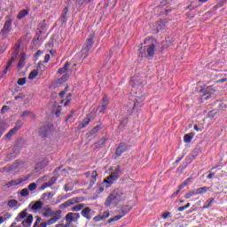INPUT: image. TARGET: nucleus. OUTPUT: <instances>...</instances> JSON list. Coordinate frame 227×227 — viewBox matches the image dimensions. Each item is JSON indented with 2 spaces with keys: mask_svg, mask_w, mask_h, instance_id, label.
I'll list each match as a JSON object with an SVG mask.
<instances>
[{
  "mask_svg": "<svg viewBox=\"0 0 227 227\" xmlns=\"http://www.w3.org/2000/svg\"><path fill=\"white\" fill-rule=\"evenodd\" d=\"M121 200V192L118 191L112 192L105 201L106 207H117Z\"/></svg>",
  "mask_w": 227,
  "mask_h": 227,
  "instance_id": "obj_1",
  "label": "nucleus"
},
{
  "mask_svg": "<svg viewBox=\"0 0 227 227\" xmlns=\"http://www.w3.org/2000/svg\"><path fill=\"white\" fill-rule=\"evenodd\" d=\"M144 43L147 45L146 52L142 53L141 56H149L150 58L153 57L155 54V47H157V41L153 39H146L144 41Z\"/></svg>",
  "mask_w": 227,
  "mask_h": 227,
  "instance_id": "obj_2",
  "label": "nucleus"
},
{
  "mask_svg": "<svg viewBox=\"0 0 227 227\" xmlns=\"http://www.w3.org/2000/svg\"><path fill=\"white\" fill-rule=\"evenodd\" d=\"M137 91H138V95H137ZM143 91V85L141 84V82H133V88H132V92L135 93V100L136 102H143V100H145V97H143V95H141Z\"/></svg>",
  "mask_w": 227,
  "mask_h": 227,
  "instance_id": "obj_3",
  "label": "nucleus"
},
{
  "mask_svg": "<svg viewBox=\"0 0 227 227\" xmlns=\"http://www.w3.org/2000/svg\"><path fill=\"white\" fill-rule=\"evenodd\" d=\"M94 38H95V33H91L89 35L86 43H84L83 48L82 50V53L83 54L84 58H86L88 56V53L91 50V47H93Z\"/></svg>",
  "mask_w": 227,
  "mask_h": 227,
  "instance_id": "obj_4",
  "label": "nucleus"
},
{
  "mask_svg": "<svg viewBox=\"0 0 227 227\" xmlns=\"http://www.w3.org/2000/svg\"><path fill=\"white\" fill-rule=\"evenodd\" d=\"M217 91V89L214 86H208L202 90L201 98L202 100H208L209 98H214V93Z\"/></svg>",
  "mask_w": 227,
  "mask_h": 227,
  "instance_id": "obj_5",
  "label": "nucleus"
},
{
  "mask_svg": "<svg viewBox=\"0 0 227 227\" xmlns=\"http://www.w3.org/2000/svg\"><path fill=\"white\" fill-rule=\"evenodd\" d=\"M120 167H117L114 171L105 180L106 184H113L114 180L120 178Z\"/></svg>",
  "mask_w": 227,
  "mask_h": 227,
  "instance_id": "obj_6",
  "label": "nucleus"
},
{
  "mask_svg": "<svg viewBox=\"0 0 227 227\" xmlns=\"http://www.w3.org/2000/svg\"><path fill=\"white\" fill-rule=\"evenodd\" d=\"M27 180H29V176H27L25 177H21L20 179H13V180H11L9 183H7L5 184V186L7 188H10V187H15L17 185H20V184H22L23 182H26Z\"/></svg>",
  "mask_w": 227,
  "mask_h": 227,
  "instance_id": "obj_7",
  "label": "nucleus"
},
{
  "mask_svg": "<svg viewBox=\"0 0 227 227\" xmlns=\"http://www.w3.org/2000/svg\"><path fill=\"white\" fill-rule=\"evenodd\" d=\"M29 207L35 212V214H40V212H42V208L43 207V202L41 200L33 201L30 203Z\"/></svg>",
  "mask_w": 227,
  "mask_h": 227,
  "instance_id": "obj_8",
  "label": "nucleus"
},
{
  "mask_svg": "<svg viewBox=\"0 0 227 227\" xmlns=\"http://www.w3.org/2000/svg\"><path fill=\"white\" fill-rule=\"evenodd\" d=\"M81 217L79 213H68L66 215L67 223L70 225L71 223H75Z\"/></svg>",
  "mask_w": 227,
  "mask_h": 227,
  "instance_id": "obj_9",
  "label": "nucleus"
},
{
  "mask_svg": "<svg viewBox=\"0 0 227 227\" xmlns=\"http://www.w3.org/2000/svg\"><path fill=\"white\" fill-rule=\"evenodd\" d=\"M81 201H82V199L81 198H73L71 200H67L63 204H61V207H64V208H67V207L75 205V203H81Z\"/></svg>",
  "mask_w": 227,
  "mask_h": 227,
  "instance_id": "obj_10",
  "label": "nucleus"
},
{
  "mask_svg": "<svg viewBox=\"0 0 227 227\" xmlns=\"http://www.w3.org/2000/svg\"><path fill=\"white\" fill-rule=\"evenodd\" d=\"M19 54V48L13 52L12 59L8 61L7 66L4 71V74H7L8 68L12 67V65L14 63L15 59H17V55Z\"/></svg>",
  "mask_w": 227,
  "mask_h": 227,
  "instance_id": "obj_11",
  "label": "nucleus"
},
{
  "mask_svg": "<svg viewBox=\"0 0 227 227\" xmlns=\"http://www.w3.org/2000/svg\"><path fill=\"white\" fill-rule=\"evenodd\" d=\"M51 219L47 220L46 223V226H51L52 224H56V223H58V221H59V219H61V215H58L57 213H55L53 215L50 216Z\"/></svg>",
  "mask_w": 227,
  "mask_h": 227,
  "instance_id": "obj_12",
  "label": "nucleus"
},
{
  "mask_svg": "<svg viewBox=\"0 0 227 227\" xmlns=\"http://www.w3.org/2000/svg\"><path fill=\"white\" fill-rule=\"evenodd\" d=\"M12 20H7L4 25V27L2 29V34L3 35H8L10 31H12Z\"/></svg>",
  "mask_w": 227,
  "mask_h": 227,
  "instance_id": "obj_13",
  "label": "nucleus"
},
{
  "mask_svg": "<svg viewBox=\"0 0 227 227\" xmlns=\"http://www.w3.org/2000/svg\"><path fill=\"white\" fill-rule=\"evenodd\" d=\"M43 217H51V215H54L56 212L52 211V209L49 207H45L43 208Z\"/></svg>",
  "mask_w": 227,
  "mask_h": 227,
  "instance_id": "obj_14",
  "label": "nucleus"
},
{
  "mask_svg": "<svg viewBox=\"0 0 227 227\" xmlns=\"http://www.w3.org/2000/svg\"><path fill=\"white\" fill-rule=\"evenodd\" d=\"M128 150H129V146L127 145L121 144L115 152V155L120 157L121 153H123V152H127Z\"/></svg>",
  "mask_w": 227,
  "mask_h": 227,
  "instance_id": "obj_15",
  "label": "nucleus"
},
{
  "mask_svg": "<svg viewBox=\"0 0 227 227\" xmlns=\"http://www.w3.org/2000/svg\"><path fill=\"white\" fill-rule=\"evenodd\" d=\"M108 105H109V98H104L101 102V106H99L98 107L99 113H104V111H106V107H107Z\"/></svg>",
  "mask_w": 227,
  "mask_h": 227,
  "instance_id": "obj_16",
  "label": "nucleus"
},
{
  "mask_svg": "<svg viewBox=\"0 0 227 227\" xmlns=\"http://www.w3.org/2000/svg\"><path fill=\"white\" fill-rule=\"evenodd\" d=\"M32 223H33V215H28L27 219L21 223L23 227H30Z\"/></svg>",
  "mask_w": 227,
  "mask_h": 227,
  "instance_id": "obj_17",
  "label": "nucleus"
},
{
  "mask_svg": "<svg viewBox=\"0 0 227 227\" xmlns=\"http://www.w3.org/2000/svg\"><path fill=\"white\" fill-rule=\"evenodd\" d=\"M90 214H91V208H90V207H85L82 211V215L83 217H85V219H88V220L91 219Z\"/></svg>",
  "mask_w": 227,
  "mask_h": 227,
  "instance_id": "obj_18",
  "label": "nucleus"
},
{
  "mask_svg": "<svg viewBox=\"0 0 227 227\" xmlns=\"http://www.w3.org/2000/svg\"><path fill=\"white\" fill-rule=\"evenodd\" d=\"M164 27H165L164 21H160L159 23L156 24V26H154L153 31L154 33H159L160 31H162Z\"/></svg>",
  "mask_w": 227,
  "mask_h": 227,
  "instance_id": "obj_19",
  "label": "nucleus"
},
{
  "mask_svg": "<svg viewBox=\"0 0 227 227\" xmlns=\"http://www.w3.org/2000/svg\"><path fill=\"white\" fill-rule=\"evenodd\" d=\"M27 212L26 210H23L15 218V221L17 223H20V221H22V219H25V217H27Z\"/></svg>",
  "mask_w": 227,
  "mask_h": 227,
  "instance_id": "obj_20",
  "label": "nucleus"
},
{
  "mask_svg": "<svg viewBox=\"0 0 227 227\" xmlns=\"http://www.w3.org/2000/svg\"><path fill=\"white\" fill-rule=\"evenodd\" d=\"M28 13L29 11L24 9L18 13L17 19H19V20H22V19H24Z\"/></svg>",
  "mask_w": 227,
  "mask_h": 227,
  "instance_id": "obj_21",
  "label": "nucleus"
},
{
  "mask_svg": "<svg viewBox=\"0 0 227 227\" xmlns=\"http://www.w3.org/2000/svg\"><path fill=\"white\" fill-rule=\"evenodd\" d=\"M6 129H8V125L6 124V122H4V121L0 120V137L1 136H3V132H4Z\"/></svg>",
  "mask_w": 227,
  "mask_h": 227,
  "instance_id": "obj_22",
  "label": "nucleus"
},
{
  "mask_svg": "<svg viewBox=\"0 0 227 227\" xmlns=\"http://www.w3.org/2000/svg\"><path fill=\"white\" fill-rule=\"evenodd\" d=\"M40 221H42V218H37L34 224V227H47V223Z\"/></svg>",
  "mask_w": 227,
  "mask_h": 227,
  "instance_id": "obj_23",
  "label": "nucleus"
},
{
  "mask_svg": "<svg viewBox=\"0 0 227 227\" xmlns=\"http://www.w3.org/2000/svg\"><path fill=\"white\" fill-rule=\"evenodd\" d=\"M195 191L197 192V195L198 194H205V192H208V187L204 186V187L197 188Z\"/></svg>",
  "mask_w": 227,
  "mask_h": 227,
  "instance_id": "obj_24",
  "label": "nucleus"
},
{
  "mask_svg": "<svg viewBox=\"0 0 227 227\" xmlns=\"http://www.w3.org/2000/svg\"><path fill=\"white\" fill-rule=\"evenodd\" d=\"M192 196H198L196 190L188 192L184 195V198H185V200H189V198H192Z\"/></svg>",
  "mask_w": 227,
  "mask_h": 227,
  "instance_id": "obj_25",
  "label": "nucleus"
},
{
  "mask_svg": "<svg viewBox=\"0 0 227 227\" xmlns=\"http://www.w3.org/2000/svg\"><path fill=\"white\" fill-rule=\"evenodd\" d=\"M84 208V204H78L71 208L72 212H79Z\"/></svg>",
  "mask_w": 227,
  "mask_h": 227,
  "instance_id": "obj_26",
  "label": "nucleus"
},
{
  "mask_svg": "<svg viewBox=\"0 0 227 227\" xmlns=\"http://www.w3.org/2000/svg\"><path fill=\"white\" fill-rule=\"evenodd\" d=\"M29 116H35V114H33V112L26 110L24 111L21 114H20V118H27Z\"/></svg>",
  "mask_w": 227,
  "mask_h": 227,
  "instance_id": "obj_27",
  "label": "nucleus"
},
{
  "mask_svg": "<svg viewBox=\"0 0 227 227\" xmlns=\"http://www.w3.org/2000/svg\"><path fill=\"white\" fill-rule=\"evenodd\" d=\"M25 61H26V55L22 54L18 63V68H22L24 67Z\"/></svg>",
  "mask_w": 227,
  "mask_h": 227,
  "instance_id": "obj_28",
  "label": "nucleus"
},
{
  "mask_svg": "<svg viewBox=\"0 0 227 227\" xmlns=\"http://www.w3.org/2000/svg\"><path fill=\"white\" fill-rule=\"evenodd\" d=\"M69 67L70 63L67 62L63 68L59 69L58 74H65V72H68Z\"/></svg>",
  "mask_w": 227,
  "mask_h": 227,
  "instance_id": "obj_29",
  "label": "nucleus"
},
{
  "mask_svg": "<svg viewBox=\"0 0 227 227\" xmlns=\"http://www.w3.org/2000/svg\"><path fill=\"white\" fill-rule=\"evenodd\" d=\"M17 134V131L12 128L6 135L5 137L6 139H11V137H13Z\"/></svg>",
  "mask_w": 227,
  "mask_h": 227,
  "instance_id": "obj_30",
  "label": "nucleus"
},
{
  "mask_svg": "<svg viewBox=\"0 0 227 227\" xmlns=\"http://www.w3.org/2000/svg\"><path fill=\"white\" fill-rule=\"evenodd\" d=\"M125 215H115L112 218H110L108 220V223H114V221H120V219H121V217H123Z\"/></svg>",
  "mask_w": 227,
  "mask_h": 227,
  "instance_id": "obj_31",
  "label": "nucleus"
},
{
  "mask_svg": "<svg viewBox=\"0 0 227 227\" xmlns=\"http://www.w3.org/2000/svg\"><path fill=\"white\" fill-rule=\"evenodd\" d=\"M19 204V201L15 200H11L8 201V207H10V208H13L15 207L16 205Z\"/></svg>",
  "mask_w": 227,
  "mask_h": 227,
  "instance_id": "obj_32",
  "label": "nucleus"
},
{
  "mask_svg": "<svg viewBox=\"0 0 227 227\" xmlns=\"http://www.w3.org/2000/svg\"><path fill=\"white\" fill-rule=\"evenodd\" d=\"M38 75V72L37 71H32L29 74H28V79L30 81H33V79H35V77Z\"/></svg>",
  "mask_w": 227,
  "mask_h": 227,
  "instance_id": "obj_33",
  "label": "nucleus"
},
{
  "mask_svg": "<svg viewBox=\"0 0 227 227\" xmlns=\"http://www.w3.org/2000/svg\"><path fill=\"white\" fill-rule=\"evenodd\" d=\"M20 196H22V198H26V196H29V190L27 188L22 189L20 191Z\"/></svg>",
  "mask_w": 227,
  "mask_h": 227,
  "instance_id": "obj_34",
  "label": "nucleus"
},
{
  "mask_svg": "<svg viewBox=\"0 0 227 227\" xmlns=\"http://www.w3.org/2000/svg\"><path fill=\"white\" fill-rule=\"evenodd\" d=\"M23 123H22V121H18L16 122V125L14 126L13 129L18 132L19 129L22 127Z\"/></svg>",
  "mask_w": 227,
  "mask_h": 227,
  "instance_id": "obj_35",
  "label": "nucleus"
},
{
  "mask_svg": "<svg viewBox=\"0 0 227 227\" xmlns=\"http://www.w3.org/2000/svg\"><path fill=\"white\" fill-rule=\"evenodd\" d=\"M90 117L83 119L80 129H84V127H86V125H88V123H90Z\"/></svg>",
  "mask_w": 227,
  "mask_h": 227,
  "instance_id": "obj_36",
  "label": "nucleus"
},
{
  "mask_svg": "<svg viewBox=\"0 0 227 227\" xmlns=\"http://www.w3.org/2000/svg\"><path fill=\"white\" fill-rule=\"evenodd\" d=\"M201 152V147H196L194 150H193V153H192V157L193 159L195 157H198V154L200 153Z\"/></svg>",
  "mask_w": 227,
  "mask_h": 227,
  "instance_id": "obj_37",
  "label": "nucleus"
},
{
  "mask_svg": "<svg viewBox=\"0 0 227 227\" xmlns=\"http://www.w3.org/2000/svg\"><path fill=\"white\" fill-rule=\"evenodd\" d=\"M97 176H98V175L97 174V171H93L92 176H91V181H90L91 185H93V184H95V182L97 180Z\"/></svg>",
  "mask_w": 227,
  "mask_h": 227,
  "instance_id": "obj_38",
  "label": "nucleus"
},
{
  "mask_svg": "<svg viewBox=\"0 0 227 227\" xmlns=\"http://www.w3.org/2000/svg\"><path fill=\"white\" fill-rule=\"evenodd\" d=\"M68 79V74H64L61 78L59 79L58 83L62 84V82H65Z\"/></svg>",
  "mask_w": 227,
  "mask_h": 227,
  "instance_id": "obj_39",
  "label": "nucleus"
},
{
  "mask_svg": "<svg viewBox=\"0 0 227 227\" xmlns=\"http://www.w3.org/2000/svg\"><path fill=\"white\" fill-rule=\"evenodd\" d=\"M184 143H191L192 141V137L191 135H184Z\"/></svg>",
  "mask_w": 227,
  "mask_h": 227,
  "instance_id": "obj_40",
  "label": "nucleus"
},
{
  "mask_svg": "<svg viewBox=\"0 0 227 227\" xmlns=\"http://www.w3.org/2000/svg\"><path fill=\"white\" fill-rule=\"evenodd\" d=\"M136 107V103L131 102L129 105H128V111L129 113H132V110Z\"/></svg>",
  "mask_w": 227,
  "mask_h": 227,
  "instance_id": "obj_41",
  "label": "nucleus"
},
{
  "mask_svg": "<svg viewBox=\"0 0 227 227\" xmlns=\"http://www.w3.org/2000/svg\"><path fill=\"white\" fill-rule=\"evenodd\" d=\"M212 203H214V199H210L208 202H206L203 208H210V207H212Z\"/></svg>",
  "mask_w": 227,
  "mask_h": 227,
  "instance_id": "obj_42",
  "label": "nucleus"
},
{
  "mask_svg": "<svg viewBox=\"0 0 227 227\" xmlns=\"http://www.w3.org/2000/svg\"><path fill=\"white\" fill-rule=\"evenodd\" d=\"M36 187H38V185H36V183H32L28 184L29 191H36Z\"/></svg>",
  "mask_w": 227,
  "mask_h": 227,
  "instance_id": "obj_43",
  "label": "nucleus"
},
{
  "mask_svg": "<svg viewBox=\"0 0 227 227\" xmlns=\"http://www.w3.org/2000/svg\"><path fill=\"white\" fill-rule=\"evenodd\" d=\"M93 221H94L95 223H100V221H104V218H103L102 215H98V216H95V217L93 218Z\"/></svg>",
  "mask_w": 227,
  "mask_h": 227,
  "instance_id": "obj_44",
  "label": "nucleus"
},
{
  "mask_svg": "<svg viewBox=\"0 0 227 227\" xmlns=\"http://www.w3.org/2000/svg\"><path fill=\"white\" fill-rule=\"evenodd\" d=\"M18 84L19 86H24V84H26V78H20L18 80Z\"/></svg>",
  "mask_w": 227,
  "mask_h": 227,
  "instance_id": "obj_45",
  "label": "nucleus"
},
{
  "mask_svg": "<svg viewBox=\"0 0 227 227\" xmlns=\"http://www.w3.org/2000/svg\"><path fill=\"white\" fill-rule=\"evenodd\" d=\"M217 114V112L215 110L210 111L207 114V116L209 118H214V116H215V114Z\"/></svg>",
  "mask_w": 227,
  "mask_h": 227,
  "instance_id": "obj_46",
  "label": "nucleus"
},
{
  "mask_svg": "<svg viewBox=\"0 0 227 227\" xmlns=\"http://www.w3.org/2000/svg\"><path fill=\"white\" fill-rule=\"evenodd\" d=\"M50 59H51V55L50 54H46L44 56V60L43 61V63H49Z\"/></svg>",
  "mask_w": 227,
  "mask_h": 227,
  "instance_id": "obj_47",
  "label": "nucleus"
},
{
  "mask_svg": "<svg viewBox=\"0 0 227 227\" xmlns=\"http://www.w3.org/2000/svg\"><path fill=\"white\" fill-rule=\"evenodd\" d=\"M109 215H110L109 211H105V212L103 213V215H101V216L103 217V219H107V217H109Z\"/></svg>",
  "mask_w": 227,
  "mask_h": 227,
  "instance_id": "obj_48",
  "label": "nucleus"
},
{
  "mask_svg": "<svg viewBox=\"0 0 227 227\" xmlns=\"http://www.w3.org/2000/svg\"><path fill=\"white\" fill-rule=\"evenodd\" d=\"M90 3V0H77V3L79 4V6H82L84 4V3Z\"/></svg>",
  "mask_w": 227,
  "mask_h": 227,
  "instance_id": "obj_49",
  "label": "nucleus"
},
{
  "mask_svg": "<svg viewBox=\"0 0 227 227\" xmlns=\"http://www.w3.org/2000/svg\"><path fill=\"white\" fill-rule=\"evenodd\" d=\"M55 114L56 116H59V114H61V106H58Z\"/></svg>",
  "mask_w": 227,
  "mask_h": 227,
  "instance_id": "obj_50",
  "label": "nucleus"
},
{
  "mask_svg": "<svg viewBox=\"0 0 227 227\" xmlns=\"http://www.w3.org/2000/svg\"><path fill=\"white\" fill-rule=\"evenodd\" d=\"M10 110V106H4L2 107V113H6V111H9Z\"/></svg>",
  "mask_w": 227,
  "mask_h": 227,
  "instance_id": "obj_51",
  "label": "nucleus"
},
{
  "mask_svg": "<svg viewBox=\"0 0 227 227\" xmlns=\"http://www.w3.org/2000/svg\"><path fill=\"white\" fill-rule=\"evenodd\" d=\"M67 12H68L67 8L65 9V13L61 16V20H65V19H67Z\"/></svg>",
  "mask_w": 227,
  "mask_h": 227,
  "instance_id": "obj_52",
  "label": "nucleus"
},
{
  "mask_svg": "<svg viewBox=\"0 0 227 227\" xmlns=\"http://www.w3.org/2000/svg\"><path fill=\"white\" fill-rule=\"evenodd\" d=\"M51 185H54V182L45 183L43 189H46V187H51Z\"/></svg>",
  "mask_w": 227,
  "mask_h": 227,
  "instance_id": "obj_53",
  "label": "nucleus"
},
{
  "mask_svg": "<svg viewBox=\"0 0 227 227\" xmlns=\"http://www.w3.org/2000/svg\"><path fill=\"white\" fill-rule=\"evenodd\" d=\"M179 193H180V190H177L176 192H175L171 195V198H176Z\"/></svg>",
  "mask_w": 227,
  "mask_h": 227,
  "instance_id": "obj_54",
  "label": "nucleus"
},
{
  "mask_svg": "<svg viewBox=\"0 0 227 227\" xmlns=\"http://www.w3.org/2000/svg\"><path fill=\"white\" fill-rule=\"evenodd\" d=\"M169 215H170V213H169V212L164 213V214L162 215V218H163V219H168V217H169Z\"/></svg>",
  "mask_w": 227,
  "mask_h": 227,
  "instance_id": "obj_55",
  "label": "nucleus"
},
{
  "mask_svg": "<svg viewBox=\"0 0 227 227\" xmlns=\"http://www.w3.org/2000/svg\"><path fill=\"white\" fill-rule=\"evenodd\" d=\"M56 227H70L69 223H66V224H57Z\"/></svg>",
  "mask_w": 227,
  "mask_h": 227,
  "instance_id": "obj_56",
  "label": "nucleus"
},
{
  "mask_svg": "<svg viewBox=\"0 0 227 227\" xmlns=\"http://www.w3.org/2000/svg\"><path fill=\"white\" fill-rule=\"evenodd\" d=\"M190 182H191V177L187 178L183 184H184V185H188Z\"/></svg>",
  "mask_w": 227,
  "mask_h": 227,
  "instance_id": "obj_57",
  "label": "nucleus"
},
{
  "mask_svg": "<svg viewBox=\"0 0 227 227\" xmlns=\"http://www.w3.org/2000/svg\"><path fill=\"white\" fill-rule=\"evenodd\" d=\"M70 97H71V95L69 94V95L67 96V102L65 103V106H68V104H70Z\"/></svg>",
  "mask_w": 227,
  "mask_h": 227,
  "instance_id": "obj_58",
  "label": "nucleus"
},
{
  "mask_svg": "<svg viewBox=\"0 0 227 227\" xmlns=\"http://www.w3.org/2000/svg\"><path fill=\"white\" fill-rule=\"evenodd\" d=\"M177 210H178L179 212H184V210H185V207H184V206L179 207Z\"/></svg>",
  "mask_w": 227,
  "mask_h": 227,
  "instance_id": "obj_59",
  "label": "nucleus"
},
{
  "mask_svg": "<svg viewBox=\"0 0 227 227\" xmlns=\"http://www.w3.org/2000/svg\"><path fill=\"white\" fill-rule=\"evenodd\" d=\"M184 187H185V185H184V184L183 183V184H181L179 185L178 191L180 192V190H181V189H184Z\"/></svg>",
  "mask_w": 227,
  "mask_h": 227,
  "instance_id": "obj_60",
  "label": "nucleus"
},
{
  "mask_svg": "<svg viewBox=\"0 0 227 227\" xmlns=\"http://www.w3.org/2000/svg\"><path fill=\"white\" fill-rule=\"evenodd\" d=\"M193 129H194V130H196L197 132H200V129H198V125H194L193 126Z\"/></svg>",
  "mask_w": 227,
  "mask_h": 227,
  "instance_id": "obj_61",
  "label": "nucleus"
},
{
  "mask_svg": "<svg viewBox=\"0 0 227 227\" xmlns=\"http://www.w3.org/2000/svg\"><path fill=\"white\" fill-rule=\"evenodd\" d=\"M10 227H17V223H12Z\"/></svg>",
  "mask_w": 227,
  "mask_h": 227,
  "instance_id": "obj_62",
  "label": "nucleus"
},
{
  "mask_svg": "<svg viewBox=\"0 0 227 227\" xmlns=\"http://www.w3.org/2000/svg\"><path fill=\"white\" fill-rule=\"evenodd\" d=\"M59 96H60V97H65V90L61 91V92L59 93Z\"/></svg>",
  "mask_w": 227,
  "mask_h": 227,
  "instance_id": "obj_63",
  "label": "nucleus"
},
{
  "mask_svg": "<svg viewBox=\"0 0 227 227\" xmlns=\"http://www.w3.org/2000/svg\"><path fill=\"white\" fill-rule=\"evenodd\" d=\"M212 176H214V174H212V173L207 175L208 179L212 178Z\"/></svg>",
  "mask_w": 227,
  "mask_h": 227,
  "instance_id": "obj_64",
  "label": "nucleus"
}]
</instances>
